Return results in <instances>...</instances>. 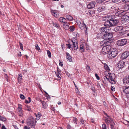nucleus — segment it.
<instances>
[{"instance_id": "nucleus-45", "label": "nucleus", "mask_w": 129, "mask_h": 129, "mask_svg": "<svg viewBox=\"0 0 129 129\" xmlns=\"http://www.w3.org/2000/svg\"><path fill=\"white\" fill-rule=\"evenodd\" d=\"M103 129H107L106 126V124H104L102 125Z\"/></svg>"}, {"instance_id": "nucleus-2", "label": "nucleus", "mask_w": 129, "mask_h": 129, "mask_svg": "<svg viewBox=\"0 0 129 129\" xmlns=\"http://www.w3.org/2000/svg\"><path fill=\"white\" fill-rule=\"evenodd\" d=\"M112 33L110 32L105 34L103 36L104 40L100 43L101 46L109 45L111 43L110 39L113 37Z\"/></svg>"}, {"instance_id": "nucleus-30", "label": "nucleus", "mask_w": 129, "mask_h": 129, "mask_svg": "<svg viewBox=\"0 0 129 129\" xmlns=\"http://www.w3.org/2000/svg\"><path fill=\"white\" fill-rule=\"evenodd\" d=\"M77 118H75L74 117H73V121L72 122L73 123H75L76 124H77Z\"/></svg>"}, {"instance_id": "nucleus-16", "label": "nucleus", "mask_w": 129, "mask_h": 129, "mask_svg": "<svg viewBox=\"0 0 129 129\" xmlns=\"http://www.w3.org/2000/svg\"><path fill=\"white\" fill-rule=\"evenodd\" d=\"M27 124L29 126L31 127L33 126H34L35 124L34 122L33 121H28L27 122Z\"/></svg>"}, {"instance_id": "nucleus-34", "label": "nucleus", "mask_w": 129, "mask_h": 129, "mask_svg": "<svg viewBox=\"0 0 129 129\" xmlns=\"http://www.w3.org/2000/svg\"><path fill=\"white\" fill-rule=\"evenodd\" d=\"M105 1V0H97L96 2L98 3L101 4Z\"/></svg>"}, {"instance_id": "nucleus-6", "label": "nucleus", "mask_w": 129, "mask_h": 129, "mask_svg": "<svg viewBox=\"0 0 129 129\" xmlns=\"http://www.w3.org/2000/svg\"><path fill=\"white\" fill-rule=\"evenodd\" d=\"M127 41V39H123L118 40L117 44L118 46H122L125 45Z\"/></svg>"}, {"instance_id": "nucleus-32", "label": "nucleus", "mask_w": 129, "mask_h": 129, "mask_svg": "<svg viewBox=\"0 0 129 129\" xmlns=\"http://www.w3.org/2000/svg\"><path fill=\"white\" fill-rule=\"evenodd\" d=\"M40 101L42 104V107L44 108H45L46 107V104L44 102H42L41 100H40Z\"/></svg>"}, {"instance_id": "nucleus-15", "label": "nucleus", "mask_w": 129, "mask_h": 129, "mask_svg": "<svg viewBox=\"0 0 129 129\" xmlns=\"http://www.w3.org/2000/svg\"><path fill=\"white\" fill-rule=\"evenodd\" d=\"M66 54L67 55V58L70 62H71L72 61V57L70 55L68 52L66 53Z\"/></svg>"}, {"instance_id": "nucleus-48", "label": "nucleus", "mask_w": 129, "mask_h": 129, "mask_svg": "<svg viewBox=\"0 0 129 129\" xmlns=\"http://www.w3.org/2000/svg\"><path fill=\"white\" fill-rule=\"evenodd\" d=\"M67 46L70 49L71 48V45L70 44H66Z\"/></svg>"}, {"instance_id": "nucleus-5", "label": "nucleus", "mask_w": 129, "mask_h": 129, "mask_svg": "<svg viewBox=\"0 0 129 129\" xmlns=\"http://www.w3.org/2000/svg\"><path fill=\"white\" fill-rule=\"evenodd\" d=\"M109 45H103L102 46H104V47L102 49V52L104 54H105L107 53L110 51L111 47Z\"/></svg>"}, {"instance_id": "nucleus-8", "label": "nucleus", "mask_w": 129, "mask_h": 129, "mask_svg": "<svg viewBox=\"0 0 129 129\" xmlns=\"http://www.w3.org/2000/svg\"><path fill=\"white\" fill-rule=\"evenodd\" d=\"M72 41L74 47V50H77L78 48L77 40L75 38H73L72 39Z\"/></svg>"}, {"instance_id": "nucleus-27", "label": "nucleus", "mask_w": 129, "mask_h": 129, "mask_svg": "<svg viewBox=\"0 0 129 129\" xmlns=\"http://www.w3.org/2000/svg\"><path fill=\"white\" fill-rule=\"evenodd\" d=\"M126 33V32L125 31H121L120 32L119 34V36H122L123 35H124Z\"/></svg>"}, {"instance_id": "nucleus-58", "label": "nucleus", "mask_w": 129, "mask_h": 129, "mask_svg": "<svg viewBox=\"0 0 129 129\" xmlns=\"http://www.w3.org/2000/svg\"><path fill=\"white\" fill-rule=\"evenodd\" d=\"M90 14H95V12L94 11H90Z\"/></svg>"}, {"instance_id": "nucleus-37", "label": "nucleus", "mask_w": 129, "mask_h": 129, "mask_svg": "<svg viewBox=\"0 0 129 129\" xmlns=\"http://www.w3.org/2000/svg\"><path fill=\"white\" fill-rule=\"evenodd\" d=\"M105 122L107 124L109 125L111 123V122L109 120H108V119H107L105 120Z\"/></svg>"}, {"instance_id": "nucleus-42", "label": "nucleus", "mask_w": 129, "mask_h": 129, "mask_svg": "<svg viewBox=\"0 0 129 129\" xmlns=\"http://www.w3.org/2000/svg\"><path fill=\"white\" fill-rule=\"evenodd\" d=\"M20 98L22 100H24L25 99V97L22 94H20Z\"/></svg>"}, {"instance_id": "nucleus-52", "label": "nucleus", "mask_w": 129, "mask_h": 129, "mask_svg": "<svg viewBox=\"0 0 129 129\" xmlns=\"http://www.w3.org/2000/svg\"><path fill=\"white\" fill-rule=\"evenodd\" d=\"M86 69L88 71H89L90 70L89 67L88 65H87Z\"/></svg>"}, {"instance_id": "nucleus-63", "label": "nucleus", "mask_w": 129, "mask_h": 129, "mask_svg": "<svg viewBox=\"0 0 129 129\" xmlns=\"http://www.w3.org/2000/svg\"><path fill=\"white\" fill-rule=\"evenodd\" d=\"M24 129H29L30 128L29 127L28 128L26 126H25L24 127Z\"/></svg>"}, {"instance_id": "nucleus-12", "label": "nucleus", "mask_w": 129, "mask_h": 129, "mask_svg": "<svg viewBox=\"0 0 129 129\" xmlns=\"http://www.w3.org/2000/svg\"><path fill=\"white\" fill-rule=\"evenodd\" d=\"M123 92L126 94L129 93V86H123L122 88Z\"/></svg>"}, {"instance_id": "nucleus-28", "label": "nucleus", "mask_w": 129, "mask_h": 129, "mask_svg": "<svg viewBox=\"0 0 129 129\" xmlns=\"http://www.w3.org/2000/svg\"><path fill=\"white\" fill-rule=\"evenodd\" d=\"M103 78L104 80V81L103 80L102 81L105 84V82H106V81L109 80V78H108L107 77L105 76H104L103 77Z\"/></svg>"}, {"instance_id": "nucleus-53", "label": "nucleus", "mask_w": 129, "mask_h": 129, "mask_svg": "<svg viewBox=\"0 0 129 129\" xmlns=\"http://www.w3.org/2000/svg\"><path fill=\"white\" fill-rule=\"evenodd\" d=\"M95 75L97 79L99 80L100 79V78L98 76V75L97 74H95Z\"/></svg>"}, {"instance_id": "nucleus-21", "label": "nucleus", "mask_w": 129, "mask_h": 129, "mask_svg": "<svg viewBox=\"0 0 129 129\" xmlns=\"http://www.w3.org/2000/svg\"><path fill=\"white\" fill-rule=\"evenodd\" d=\"M124 10L129 11V4H125Z\"/></svg>"}, {"instance_id": "nucleus-62", "label": "nucleus", "mask_w": 129, "mask_h": 129, "mask_svg": "<svg viewBox=\"0 0 129 129\" xmlns=\"http://www.w3.org/2000/svg\"><path fill=\"white\" fill-rule=\"evenodd\" d=\"M126 78H127L128 81L129 83V75H128L127 77H126Z\"/></svg>"}, {"instance_id": "nucleus-54", "label": "nucleus", "mask_w": 129, "mask_h": 129, "mask_svg": "<svg viewBox=\"0 0 129 129\" xmlns=\"http://www.w3.org/2000/svg\"><path fill=\"white\" fill-rule=\"evenodd\" d=\"M126 96L127 100H129V93L126 94Z\"/></svg>"}, {"instance_id": "nucleus-64", "label": "nucleus", "mask_w": 129, "mask_h": 129, "mask_svg": "<svg viewBox=\"0 0 129 129\" xmlns=\"http://www.w3.org/2000/svg\"><path fill=\"white\" fill-rule=\"evenodd\" d=\"M14 127L15 129H18V128L17 127V126L16 125L14 126Z\"/></svg>"}, {"instance_id": "nucleus-39", "label": "nucleus", "mask_w": 129, "mask_h": 129, "mask_svg": "<svg viewBox=\"0 0 129 129\" xmlns=\"http://www.w3.org/2000/svg\"><path fill=\"white\" fill-rule=\"evenodd\" d=\"M0 120L4 121H5L6 120V118H5L1 116L0 118Z\"/></svg>"}, {"instance_id": "nucleus-1", "label": "nucleus", "mask_w": 129, "mask_h": 129, "mask_svg": "<svg viewBox=\"0 0 129 129\" xmlns=\"http://www.w3.org/2000/svg\"><path fill=\"white\" fill-rule=\"evenodd\" d=\"M115 16H107L104 17L102 19L103 20L106 21L104 25L107 27H103L101 28V31L103 34L106 33L110 32L111 28H109L114 25H115L119 22L118 19H114Z\"/></svg>"}, {"instance_id": "nucleus-60", "label": "nucleus", "mask_w": 129, "mask_h": 129, "mask_svg": "<svg viewBox=\"0 0 129 129\" xmlns=\"http://www.w3.org/2000/svg\"><path fill=\"white\" fill-rule=\"evenodd\" d=\"M25 102L27 103H27H30L27 100H25Z\"/></svg>"}, {"instance_id": "nucleus-44", "label": "nucleus", "mask_w": 129, "mask_h": 129, "mask_svg": "<svg viewBox=\"0 0 129 129\" xmlns=\"http://www.w3.org/2000/svg\"><path fill=\"white\" fill-rule=\"evenodd\" d=\"M35 48V49L37 50H40L39 47L38 46V45L37 44L36 45Z\"/></svg>"}, {"instance_id": "nucleus-10", "label": "nucleus", "mask_w": 129, "mask_h": 129, "mask_svg": "<svg viewBox=\"0 0 129 129\" xmlns=\"http://www.w3.org/2000/svg\"><path fill=\"white\" fill-rule=\"evenodd\" d=\"M95 5V1H91L88 5L87 7L89 9H92L94 8Z\"/></svg>"}, {"instance_id": "nucleus-26", "label": "nucleus", "mask_w": 129, "mask_h": 129, "mask_svg": "<svg viewBox=\"0 0 129 129\" xmlns=\"http://www.w3.org/2000/svg\"><path fill=\"white\" fill-rule=\"evenodd\" d=\"M80 50H82V51L83 52H84V45L83 44H82L80 46Z\"/></svg>"}, {"instance_id": "nucleus-23", "label": "nucleus", "mask_w": 129, "mask_h": 129, "mask_svg": "<svg viewBox=\"0 0 129 129\" xmlns=\"http://www.w3.org/2000/svg\"><path fill=\"white\" fill-rule=\"evenodd\" d=\"M67 19L71 21L73 20V17L70 15H67L66 16Z\"/></svg>"}, {"instance_id": "nucleus-25", "label": "nucleus", "mask_w": 129, "mask_h": 129, "mask_svg": "<svg viewBox=\"0 0 129 129\" xmlns=\"http://www.w3.org/2000/svg\"><path fill=\"white\" fill-rule=\"evenodd\" d=\"M63 26L64 28L65 29L68 30L69 29L70 27L66 23L63 25Z\"/></svg>"}, {"instance_id": "nucleus-61", "label": "nucleus", "mask_w": 129, "mask_h": 129, "mask_svg": "<svg viewBox=\"0 0 129 129\" xmlns=\"http://www.w3.org/2000/svg\"><path fill=\"white\" fill-rule=\"evenodd\" d=\"M38 116H39V117H40L41 116V113H38Z\"/></svg>"}, {"instance_id": "nucleus-22", "label": "nucleus", "mask_w": 129, "mask_h": 129, "mask_svg": "<svg viewBox=\"0 0 129 129\" xmlns=\"http://www.w3.org/2000/svg\"><path fill=\"white\" fill-rule=\"evenodd\" d=\"M52 24H53L54 26L58 28H60V26L58 23L56 22H52Z\"/></svg>"}, {"instance_id": "nucleus-57", "label": "nucleus", "mask_w": 129, "mask_h": 129, "mask_svg": "<svg viewBox=\"0 0 129 129\" xmlns=\"http://www.w3.org/2000/svg\"><path fill=\"white\" fill-rule=\"evenodd\" d=\"M59 61L60 62H59V65L61 67H62L63 66V64L60 61V60H59Z\"/></svg>"}, {"instance_id": "nucleus-29", "label": "nucleus", "mask_w": 129, "mask_h": 129, "mask_svg": "<svg viewBox=\"0 0 129 129\" xmlns=\"http://www.w3.org/2000/svg\"><path fill=\"white\" fill-rule=\"evenodd\" d=\"M104 69L105 70H106L107 71H109L110 70L109 69V68L108 66L107 65V64H106L105 63L104 64Z\"/></svg>"}, {"instance_id": "nucleus-4", "label": "nucleus", "mask_w": 129, "mask_h": 129, "mask_svg": "<svg viewBox=\"0 0 129 129\" xmlns=\"http://www.w3.org/2000/svg\"><path fill=\"white\" fill-rule=\"evenodd\" d=\"M109 77V81L112 84H114L115 83V81L114 79L115 78V74L113 73H109L108 75Z\"/></svg>"}, {"instance_id": "nucleus-19", "label": "nucleus", "mask_w": 129, "mask_h": 129, "mask_svg": "<svg viewBox=\"0 0 129 129\" xmlns=\"http://www.w3.org/2000/svg\"><path fill=\"white\" fill-rule=\"evenodd\" d=\"M56 11L55 10L52 11H51V12L54 16L56 17H57L58 16L59 14L56 12Z\"/></svg>"}, {"instance_id": "nucleus-36", "label": "nucleus", "mask_w": 129, "mask_h": 129, "mask_svg": "<svg viewBox=\"0 0 129 129\" xmlns=\"http://www.w3.org/2000/svg\"><path fill=\"white\" fill-rule=\"evenodd\" d=\"M69 29L70 31H73L74 30V27L73 26H71L70 27H69Z\"/></svg>"}, {"instance_id": "nucleus-56", "label": "nucleus", "mask_w": 129, "mask_h": 129, "mask_svg": "<svg viewBox=\"0 0 129 129\" xmlns=\"http://www.w3.org/2000/svg\"><path fill=\"white\" fill-rule=\"evenodd\" d=\"M115 88L114 87L111 86V89L113 91H114L115 90Z\"/></svg>"}, {"instance_id": "nucleus-50", "label": "nucleus", "mask_w": 129, "mask_h": 129, "mask_svg": "<svg viewBox=\"0 0 129 129\" xmlns=\"http://www.w3.org/2000/svg\"><path fill=\"white\" fill-rule=\"evenodd\" d=\"M120 0H112V1L113 3H117L120 1Z\"/></svg>"}, {"instance_id": "nucleus-49", "label": "nucleus", "mask_w": 129, "mask_h": 129, "mask_svg": "<svg viewBox=\"0 0 129 129\" xmlns=\"http://www.w3.org/2000/svg\"><path fill=\"white\" fill-rule=\"evenodd\" d=\"M110 125L111 126V127L114 126L115 124L113 122H111V123H110Z\"/></svg>"}, {"instance_id": "nucleus-13", "label": "nucleus", "mask_w": 129, "mask_h": 129, "mask_svg": "<svg viewBox=\"0 0 129 129\" xmlns=\"http://www.w3.org/2000/svg\"><path fill=\"white\" fill-rule=\"evenodd\" d=\"M125 62L123 61H119L118 63V66L119 68H122L123 67L124 65Z\"/></svg>"}, {"instance_id": "nucleus-9", "label": "nucleus", "mask_w": 129, "mask_h": 129, "mask_svg": "<svg viewBox=\"0 0 129 129\" xmlns=\"http://www.w3.org/2000/svg\"><path fill=\"white\" fill-rule=\"evenodd\" d=\"M125 14V11H117L115 13V15L116 16L118 17H121L124 15Z\"/></svg>"}, {"instance_id": "nucleus-7", "label": "nucleus", "mask_w": 129, "mask_h": 129, "mask_svg": "<svg viewBox=\"0 0 129 129\" xmlns=\"http://www.w3.org/2000/svg\"><path fill=\"white\" fill-rule=\"evenodd\" d=\"M77 22L78 26L82 30L83 29L85 26L86 25L83 22L79 20L77 21Z\"/></svg>"}, {"instance_id": "nucleus-35", "label": "nucleus", "mask_w": 129, "mask_h": 129, "mask_svg": "<svg viewBox=\"0 0 129 129\" xmlns=\"http://www.w3.org/2000/svg\"><path fill=\"white\" fill-rule=\"evenodd\" d=\"M19 111V116L20 117H22L23 115L22 111V110H19L18 111Z\"/></svg>"}, {"instance_id": "nucleus-38", "label": "nucleus", "mask_w": 129, "mask_h": 129, "mask_svg": "<svg viewBox=\"0 0 129 129\" xmlns=\"http://www.w3.org/2000/svg\"><path fill=\"white\" fill-rule=\"evenodd\" d=\"M85 29L84 30L85 32V34L86 35L87 34V27L86 25H85Z\"/></svg>"}, {"instance_id": "nucleus-3", "label": "nucleus", "mask_w": 129, "mask_h": 129, "mask_svg": "<svg viewBox=\"0 0 129 129\" xmlns=\"http://www.w3.org/2000/svg\"><path fill=\"white\" fill-rule=\"evenodd\" d=\"M118 53L117 49H112L110 51V53L108 54V56L109 58L112 59L116 56Z\"/></svg>"}, {"instance_id": "nucleus-24", "label": "nucleus", "mask_w": 129, "mask_h": 129, "mask_svg": "<svg viewBox=\"0 0 129 129\" xmlns=\"http://www.w3.org/2000/svg\"><path fill=\"white\" fill-rule=\"evenodd\" d=\"M22 76L21 74H19L18 75V80L19 83L21 82V81L22 80Z\"/></svg>"}, {"instance_id": "nucleus-46", "label": "nucleus", "mask_w": 129, "mask_h": 129, "mask_svg": "<svg viewBox=\"0 0 129 129\" xmlns=\"http://www.w3.org/2000/svg\"><path fill=\"white\" fill-rule=\"evenodd\" d=\"M19 45L20 47V48L22 50H23V46L22 44L21 43L19 42Z\"/></svg>"}, {"instance_id": "nucleus-41", "label": "nucleus", "mask_w": 129, "mask_h": 129, "mask_svg": "<svg viewBox=\"0 0 129 129\" xmlns=\"http://www.w3.org/2000/svg\"><path fill=\"white\" fill-rule=\"evenodd\" d=\"M67 129H72V128L71 126L69 124H67Z\"/></svg>"}, {"instance_id": "nucleus-59", "label": "nucleus", "mask_w": 129, "mask_h": 129, "mask_svg": "<svg viewBox=\"0 0 129 129\" xmlns=\"http://www.w3.org/2000/svg\"><path fill=\"white\" fill-rule=\"evenodd\" d=\"M2 129H6L5 126L3 125V126L2 127Z\"/></svg>"}, {"instance_id": "nucleus-43", "label": "nucleus", "mask_w": 129, "mask_h": 129, "mask_svg": "<svg viewBox=\"0 0 129 129\" xmlns=\"http://www.w3.org/2000/svg\"><path fill=\"white\" fill-rule=\"evenodd\" d=\"M18 111L21 110H22V106L20 105H18Z\"/></svg>"}, {"instance_id": "nucleus-33", "label": "nucleus", "mask_w": 129, "mask_h": 129, "mask_svg": "<svg viewBox=\"0 0 129 129\" xmlns=\"http://www.w3.org/2000/svg\"><path fill=\"white\" fill-rule=\"evenodd\" d=\"M125 4L123 3L121 4L120 6V9H124V7Z\"/></svg>"}, {"instance_id": "nucleus-14", "label": "nucleus", "mask_w": 129, "mask_h": 129, "mask_svg": "<svg viewBox=\"0 0 129 129\" xmlns=\"http://www.w3.org/2000/svg\"><path fill=\"white\" fill-rule=\"evenodd\" d=\"M123 29L122 26H118L114 28V30L116 32H119L122 30Z\"/></svg>"}, {"instance_id": "nucleus-18", "label": "nucleus", "mask_w": 129, "mask_h": 129, "mask_svg": "<svg viewBox=\"0 0 129 129\" xmlns=\"http://www.w3.org/2000/svg\"><path fill=\"white\" fill-rule=\"evenodd\" d=\"M105 10V7L104 6H101L97 8V10L99 12H101Z\"/></svg>"}, {"instance_id": "nucleus-40", "label": "nucleus", "mask_w": 129, "mask_h": 129, "mask_svg": "<svg viewBox=\"0 0 129 129\" xmlns=\"http://www.w3.org/2000/svg\"><path fill=\"white\" fill-rule=\"evenodd\" d=\"M47 53L49 57L50 58L51 57V54L50 51L49 50H48L47 51Z\"/></svg>"}, {"instance_id": "nucleus-47", "label": "nucleus", "mask_w": 129, "mask_h": 129, "mask_svg": "<svg viewBox=\"0 0 129 129\" xmlns=\"http://www.w3.org/2000/svg\"><path fill=\"white\" fill-rule=\"evenodd\" d=\"M80 124H83L84 123V122L83 120L81 119L80 120Z\"/></svg>"}, {"instance_id": "nucleus-20", "label": "nucleus", "mask_w": 129, "mask_h": 129, "mask_svg": "<svg viewBox=\"0 0 129 129\" xmlns=\"http://www.w3.org/2000/svg\"><path fill=\"white\" fill-rule=\"evenodd\" d=\"M59 21L61 22L65 23H66V19L64 18L60 17L59 18Z\"/></svg>"}, {"instance_id": "nucleus-51", "label": "nucleus", "mask_w": 129, "mask_h": 129, "mask_svg": "<svg viewBox=\"0 0 129 129\" xmlns=\"http://www.w3.org/2000/svg\"><path fill=\"white\" fill-rule=\"evenodd\" d=\"M122 1L123 3H127L129 2V0H122Z\"/></svg>"}, {"instance_id": "nucleus-17", "label": "nucleus", "mask_w": 129, "mask_h": 129, "mask_svg": "<svg viewBox=\"0 0 129 129\" xmlns=\"http://www.w3.org/2000/svg\"><path fill=\"white\" fill-rule=\"evenodd\" d=\"M124 20L126 22H128L129 20V16L125 14L123 16Z\"/></svg>"}, {"instance_id": "nucleus-11", "label": "nucleus", "mask_w": 129, "mask_h": 129, "mask_svg": "<svg viewBox=\"0 0 129 129\" xmlns=\"http://www.w3.org/2000/svg\"><path fill=\"white\" fill-rule=\"evenodd\" d=\"M129 56V51H127L124 52L121 55V58L123 59L126 58Z\"/></svg>"}, {"instance_id": "nucleus-31", "label": "nucleus", "mask_w": 129, "mask_h": 129, "mask_svg": "<svg viewBox=\"0 0 129 129\" xmlns=\"http://www.w3.org/2000/svg\"><path fill=\"white\" fill-rule=\"evenodd\" d=\"M123 81V83L125 84L129 83L128 82V81L127 78H126V77H125L124 78Z\"/></svg>"}, {"instance_id": "nucleus-55", "label": "nucleus", "mask_w": 129, "mask_h": 129, "mask_svg": "<svg viewBox=\"0 0 129 129\" xmlns=\"http://www.w3.org/2000/svg\"><path fill=\"white\" fill-rule=\"evenodd\" d=\"M97 86L98 88H101V85H100L99 84L97 83Z\"/></svg>"}]
</instances>
